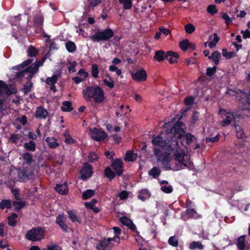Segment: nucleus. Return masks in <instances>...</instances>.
<instances>
[{"label": "nucleus", "instance_id": "1", "mask_svg": "<svg viewBox=\"0 0 250 250\" xmlns=\"http://www.w3.org/2000/svg\"><path fill=\"white\" fill-rule=\"evenodd\" d=\"M183 125L182 122H177L172 127L167 129V133L169 137L173 135L174 138L179 139L183 146L185 145V143L187 145H190L196 138L192 134L187 133L182 127Z\"/></svg>", "mask_w": 250, "mask_h": 250}, {"label": "nucleus", "instance_id": "2", "mask_svg": "<svg viewBox=\"0 0 250 250\" xmlns=\"http://www.w3.org/2000/svg\"><path fill=\"white\" fill-rule=\"evenodd\" d=\"M83 93L87 101H90L91 99H93L95 103H102L105 99L104 90L98 85L87 86L83 91Z\"/></svg>", "mask_w": 250, "mask_h": 250}, {"label": "nucleus", "instance_id": "3", "mask_svg": "<svg viewBox=\"0 0 250 250\" xmlns=\"http://www.w3.org/2000/svg\"><path fill=\"white\" fill-rule=\"evenodd\" d=\"M114 36V31L110 28L106 27L104 30H97L95 33L89 37L93 42H100L109 41Z\"/></svg>", "mask_w": 250, "mask_h": 250}, {"label": "nucleus", "instance_id": "4", "mask_svg": "<svg viewBox=\"0 0 250 250\" xmlns=\"http://www.w3.org/2000/svg\"><path fill=\"white\" fill-rule=\"evenodd\" d=\"M26 238L32 241H41L44 238V229L39 227L33 228L27 232Z\"/></svg>", "mask_w": 250, "mask_h": 250}, {"label": "nucleus", "instance_id": "5", "mask_svg": "<svg viewBox=\"0 0 250 250\" xmlns=\"http://www.w3.org/2000/svg\"><path fill=\"white\" fill-rule=\"evenodd\" d=\"M93 173V167L88 163H84L80 170L81 179L83 181H86L92 175Z\"/></svg>", "mask_w": 250, "mask_h": 250}, {"label": "nucleus", "instance_id": "6", "mask_svg": "<svg viewBox=\"0 0 250 250\" xmlns=\"http://www.w3.org/2000/svg\"><path fill=\"white\" fill-rule=\"evenodd\" d=\"M185 156L184 153H180L179 152L174 154L175 160L178 163L176 164L177 167L174 168L175 171L185 169V168H188V163L184 158Z\"/></svg>", "mask_w": 250, "mask_h": 250}, {"label": "nucleus", "instance_id": "7", "mask_svg": "<svg viewBox=\"0 0 250 250\" xmlns=\"http://www.w3.org/2000/svg\"><path fill=\"white\" fill-rule=\"evenodd\" d=\"M111 164V167L116 172L117 175L118 176H122L124 171V164L123 161L119 158L113 159Z\"/></svg>", "mask_w": 250, "mask_h": 250}, {"label": "nucleus", "instance_id": "8", "mask_svg": "<svg viewBox=\"0 0 250 250\" xmlns=\"http://www.w3.org/2000/svg\"><path fill=\"white\" fill-rule=\"evenodd\" d=\"M90 136L93 140L97 141H103L107 136L105 131L96 127L91 131Z\"/></svg>", "mask_w": 250, "mask_h": 250}, {"label": "nucleus", "instance_id": "9", "mask_svg": "<svg viewBox=\"0 0 250 250\" xmlns=\"http://www.w3.org/2000/svg\"><path fill=\"white\" fill-rule=\"evenodd\" d=\"M47 59L46 55L44 56L41 60L36 61L34 63L28 66V69L31 70L30 78H33L34 75L38 72L39 67L43 64L44 62Z\"/></svg>", "mask_w": 250, "mask_h": 250}, {"label": "nucleus", "instance_id": "10", "mask_svg": "<svg viewBox=\"0 0 250 250\" xmlns=\"http://www.w3.org/2000/svg\"><path fill=\"white\" fill-rule=\"evenodd\" d=\"M172 136L171 141H168V142H167V146L165 147L167 151L172 152L174 154L175 153L179 152L178 140L177 138H174L173 135Z\"/></svg>", "mask_w": 250, "mask_h": 250}, {"label": "nucleus", "instance_id": "11", "mask_svg": "<svg viewBox=\"0 0 250 250\" xmlns=\"http://www.w3.org/2000/svg\"><path fill=\"white\" fill-rule=\"evenodd\" d=\"M32 176L31 171L27 168L23 167L18 170V177L20 182H25L30 179V176Z\"/></svg>", "mask_w": 250, "mask_h": 250}, {"label": "nucleus", "instance_id": "12", "mask_svg": "<svg viewBox=\"0 0 250 250\" xmlns=\"http://www.w3.org/2000/svg\"><path fill=\"white\" fill-rule=\"evenodd\" d=\"M132 79L138 82L145 81L147 78V74L144 69L137 70L135 73H131Z\"/></svg>", "mask_w": 250, "mask_h": 250}, {"label": "nucleus", "instance_id": "13", "mask_svg": "<svg viewBox=\"0 0 250 250\" xmlns=\"http://www.w3.org/2000/svg\"><path fill=\"white\" fill-rule=\"evenodd\" d=\"M219 114H225L227 115L225 119L222 122V126H226L230 124L232 120L235 118L233 112H227L225 109H221L219 110Z\"/></svg>", "mask_w": 250, "mask_h": 250}, {"label": "nucleus", "instance_id": "14", "mask_svg": "<svg viewBox=\"0 0 250 250\" xmlns=\"http://www.w3.org/2000/svg\"><path fill=\"white\" fill-rule=\"evenodd\" d=\"M154 154L157 158V160L159 162L167 161V160L171 158L170 154L167 152L162 153L160 152V150L157 148H154Z\"/></svg>", "mask_w": 250, "mask_h": 250}, {"label": "nucleus", "instance_id": "15", "mask_svg": "<svg viewBox=\"0 0 250 250\" xmlns=\"http://www.w3.org/2000/svg\"><path fill=\"white\" fill-rule=\"evenodd\" d=\"M151 143L153 146L160 147H165L167 146V141L160 135H153Z\"/></svg>", "mask_w": 250, "mask_h": 250}, {"label": "nucleus", "instance_id": "16", "mask_svg": "<svg viewBox=\"0 0 250 250\" xmlns=\"http://www.w3.org/2000/svg\"><path fill=\"white\" fill-rule=\"evenodd\" d=\"M65 218L63 213L59 214L56 218V223L59 226L60 228L65 232H67L68 226L65 224Z\"/></svg>", "mask_w": 250, "mask_h": 250}, {"label": "nucleus", "instance_id": "17", "mask_svg": "<svg viewBox=\"0 0 250 250\" xmlns=\"http://www.w3.org/2000/svg\"><path fill=\"white\" fill-rule=\"evenodd\" d=\"M113 246V244L109 243L106 238H104L96 245V249L98 250H111Z\"/></svg>", "mask_w": 250, "mask_h": 250}, {"label": "nucleus", "instance_id": "18", "mask_svg": "<svg viewBox=\"0 0 250 250\" xmlns=\"http://www.w3.org/2000/svg\"><path fill=\"white\" fill-rule=\"evenodd\" d=\"M239 104L243 110H250V95H245L242 98Z\"/></svg>", "mask_w": 250, "mask_h": 250}, {"label": "nucleus", "instance_id": "19", "mask_svg": "<svg viewBox=\"0 0 250 250\" xmlns=\"http://www.w3.org/2000/svg\"><path fill=\"white\" fill-rule=\"evenodd\" d=\"M179 57V54L172 51H168L166 53V59L170 63L174 64L177 62V59Z\"/></svg>", "mask_w": 250, "mask_h": 250}, {"label": "nucleus", "instance_id": "20", "mask_svg": "<svg viewBox=\"0 0 250 250\" xmlns=\"http://www.w3.org/2000/svg\"><path fill=\"white\" fill-rule=\"evenodd\" d=\"M54 189L62 195H66L68 192V188L66 182L64 183L63 184H57Z\"/></svg>", "mask_w": 250, "mask_h": 250}, {"label": "nucleus", "instance_id": "21", "mask_svg": "<svg viewBox=\"0 0 250 250\" xmlns=\"http://www.w3.org/2000/svg\"><path fill=\"white\" fill-rule=\"evenodd\" d=\"M48 114L47 110L42 106H38L35 113V116L37 118L45 119Z\"/></svg>", "mask_w": 250, "mask_h": 250}, {"label": "nucleus", "instance_id": "22", "mask_svg": "<svg viewBox=\"0 0 250 250\" xmlns=\"http://www.w3.org/2000/svg\"><path fill=\"white\" fill-rule=\"evenodd\" d=\"M31 70L30 69H28V66L26 68H25L23 70H21L17 73H16L15 76V79H21L23 77H25V75L27 74H28V76H27V79L28 80H31V79L32 78H30V76L31 75Z\"/></svg>", "mask_w": 250, "mask_h": 250}, {"label": "nucleus", "instance_id": "23", "mask_svg": "<svg viewBox=\"0 0 250 250\" xmlns=\"http://www.w3.org/2000/svg\"><path fill=\"white\" fill-rule=\"evenodd\" d=\"M246 236L242 235L239 236L236 240V245L239 250H245L246 249L245 239Z\"/></svg>", "mask_w": 250, "mask_h": 250}, {"label": "nucleus", "instance_id": "24", "mask_svg": "<svg viewBox=\"0 0 250 250\" xmlns=\"http://www.w3.org/2000/svg\"><path fill=\"white\" fill-rule=\"evenodd\" d=\"M186 214L188 218L198 219L202 218V215L199 214L194 208H188L186 209Z\"/></svg>", "mask_w": 250, "mask_h": 250}, {"label": "nucleus", "instance_id": "25", "mask_svg": "<svg viewBox=\"0 0 250 250\" xmlns=\"http://www.w3.org/2000/svg\"><path fill=\"white\" fill-rule=\"evenodd\" d=\"M150 196L151 193L149 190L146 188H145L139 191L138 198L141 201L144 202L147 198H149Z\"/></svg>", "mask_w": 250, "mask_h": 250}, {"label": "nucleus", "instance_id": "26", "mask_svg": "<svg viewBox=\"0 0 250 250\" xmlns=\"http://www.w3.org/2000/svg\"><path fill=\"white\" fill-rule=\"evenodd\" d=\"M62 72L59 71L57 74H54L51 77H47L46 79V83L48 85L55 84L57 82L58 78L61 76Z\"/></svg>", "mask_w": 250, "mask_h": 250}, {"label": "nucleus", "instance_id": "27", "mask_svg": "<svg viewBox=\"0 0 250 250\" xmlns=\"http://www.w3.org/2000/svg\"><path fill=\"white\" fill-rule=\"evenodd\" d=\"M45 141L50 148H55L59 146V143L57 141V139L53 137H47L45 139Z\"/></svg>", "mask_w": 250, "mask_h": 250}, {"label": "nucleus", "instance_id": "28", "mask_svg": "<svg viewBox=\"0 0 250 250\" xmlns=\"http://www.w3.org/2000/svg\"><path fill=\"white\" fill-rule=\"evenodd\" d=\"M166 59V53L163 50H160L155 52L154 60L159 62H162Z\"/></svg>", "mask_w": 250, "mask_h": 250}, {"label": "nucleus", "instance_id": "29", "mask_svg": "<svg viewBox=\"0 0 250 250\" xmlns=\"http://www.w3.org/2000/svg\"><path fill=\"white\" fill-rule=\"evenodd\" d=\"M104 176L109 179L110 181L114 179L117 175L116 172L112 170L111 168L109 167H106L105 168L104 170Z\"/></svg>", "mask_w": 250, "mask_h": 250}, {"label": "nucleus", "instance_id": "30", "mask_svg": "<svg viewBox=\"0 0 250 250\" xmlns=\"http://www.w3.org/2000/svg\"><path fill=\"white\" fill-rule=\"evenodd\" d=\"M221 57V54L218 51H215L211 53V55L209 57V59H212L215 65H218L219 63V58Z\"/></svg>", "mask_w": 250, "mask_h": 250}, {"label": "nucleus", "instance_id": "31", "mask_svg": "<svg viewBox=\"0 0 250 250\" xmlns=\"http://www.w3.org/2000/svg\"><path fill=\"white\" fill-rule=\"evenodd\" d=\"M67 213L69 215V218L72 222L74 223L77 222L79 224H81L82 223V218H78L76 213L73 210H67Z\"/></svg>", "mask_w": 250, "mask_h": 250}, {"label": "nucleus", "instance_id": "32", "mask_svg": "<svg viewBox=\"0 0 250 250\" xmlns=\"http://www.w3.org/2000/svg\"><path fill=\"white\" fill-rule=\"evenodd\" d=\"M23 160L28 165H30L33 162V157L31 153L26 152L22 155Z\"/></svg>", "mask_w": 250, "mask_h": 250}, {"label": "nucleus", "instance_id": "33", "mask_svg": "<svg viewBox=\"0 0 250 250\" xmlns=\"http://www.w3.org/2000/svg\"><path fill=\"white\" fill-rule=\"evenodd\" d=\"M18 215L16 213H12L10 216L7 217L8 224L11 227H15L17 221L15 220L16 218H18Z\"/></svg>", "mask_w": 250, "mask_h": 250}, {"label": "nucleus", "instance_id": "34", "mask_svg": "<svg viewBox=\"0 0 250 250\" xmlns=\"http://www.w3.org/2000/svg\"><path fill=\"white\" fill-rule=\"evenodd\" d=\"M39 50L35 46L30 45L27 49V55L29 57H36L39 53Z\"/></svg>", "mask_w": 250, "mask_h": 250}, {"label": "nucleus", "instance_id": "35", "mask_svg": "<svg viewBox=\"0 0 250 250\" xmlns=\"http://www.w3.org/2000/svg\"><path fill=\"white\" fill-rule=\"evenodd\" d=\"M36 143L31 140L29 142L25 143L23 147L27 150L34 152L36 150Z\"/></svg>", "mask_w": 250, "mask_h": 250}, {"label": "nucleus", "instance_id": "36", "mask_svg": "<svg viewBox=\"0 0 250 250\" xmlns=\"http://www.w3.org/2000/svg\"><path fill=\"white\" fill-rule=\"evenodd\" d=\"M189 249L191 250H194L196 249L202 250L204 249V246L200 241H193L189 244Z\"/></svg>", "mask_w": 250, "mask_h": 250}, {"label": "nucleus", "instance_id": "37", "mask_svg": "<svg viewBox=\"0 0 250 250\" xmlns=\"http://www.w3.org/2000/svg\"><path fill=\"white\" fill-rule=\"evenodd\" d=\"M12 204L10 200L9 199H2L0 202V208L4 209L5 208L9 209L11 208Z\"/></svg>", "mask_w": 250, "mask_h": 250}, {"label": "nucleus", "instance_id": "38", "mask_svg": "<svg viewBox=\"0 0 250 250\" xmlns=\"http://www.w3.org/2000/svg\"><path fill=\"white\" fill-rule=\"evenodd\" d=\"M63 106L61 107L62 111L64 112H70L73 110L72 103L70 101H64L62 103Z\"/></svg>", "mask_w": 250, "mask_h": 250}, {"label": "nucleus", "instance_id": "39", "mask_svg": "<svg viewBox=\"0 0 250 250\" xmlns=\"http://www.w3.org/2000/svg\"><path fill=\"white\" fill-rule=\"evenodd\" d=\"M119 3L123 4L124 9H130L132 6L131 0H119Z\"/></svg>", "mask_w": 250, "mask_h": 250}, {"label": "nucleus", "instance_id": "40", "mask_svg": "<svg viewBox=\"0 0 250 250\" xmlns=\"http://www.w3.org/2000/svg\"><path fill=\"white\" fill-rule=\"evenodd\" d=\"M65 47L67 50L70 52L72 53L76 49V46L75 43L72 41H68L65 43Z\"/></svg>", "mask_w": 250, "mask_h": 250}, {"label": "nucleus", "instance_id": "41", "mask_svg": "<svg viewBox=\"0 0 250 250\" xmlns=\"http://www.w3.org/2000/svg\"><path fill=\"white\" fill-rule=\"evenodd\" d=\"M99 158V154L93 151L89 152L88 156V161L89 163H93L95 161H97Z\"/></svg>", "mask_w": 250, "mask_h": 250}, {"label": "nucleus", "instance_id": "42", "mask_svg": "<svg viewBox=\"0 0 250 250\" xmlns=\"http://www.w3.org/2000/svg\"><path fill=\"white\" fill-rule=\"evenodd\" d=\"M13 205L15 207V210L17 211L25 206V203L23 201H15L13 202Z\"/></svg>", "mask_w": 250, "mask_h": 250}, {"label": "nucleus", "instance_id": "43", "mask_svg": "<svg viewBox=\"0 0 250 250\" xmlns=\"http://www.w3.org/2000/svg\"><path fill=\"white\" fill-rule=\"evenodd\" d=\"M148 174L154 178H156L160 175L161 170L157 167H153L149 171Z\"/></svg>", "mask_w": 250, "mask_h": 250}, {"label": "nucleus", "instance_id": "44", "mask_svg": "<svg viewBox=\"0 0 250 250\" xmlns=\"http://www.w3.org/2000/svg\"><path fill=\"white\" fill-rule=\"evenodd\" d=\"M94 195V191L92 189H87L84 191L82 195V198L83 200H87L92 197Z\"/></svg>", "mask_w": 250, "mask_h": 250}, {"label": "nucleus", "instance_id": "45", "mask_svg": "<svg viewBox=\"0 0 250 250\" xmlns=\"http://www.w3.org/2000/svg\"><path fill=\"white\" fill-rule=\"evenodd\" d=\"M189 42L188 39H185L179 42V47L182 50L185 51L189 48Z\"/></svg>", "mask_w": 250, "mask_h": 250}, {"label": "nucleus", "instance_id": "46", "mask_svg": "<svg viewBox=\"0 0 250 250\" xmlns=\"http://www.w3.org/2000/svg\"><path fill=\"white\" fill-rule=\"evenodd\" d=\"M134 154L132 151H128L126 152L125 156V160L128 162H133L136 158L134 156Z\"/></svg>", "mask_w": 250, "mask_h": 250}, {"label": "nucleus", "instance_id": "47", "mask_svg": "<svg viewBox=\"0 0 250 250\" xmlns=\"http://www.w3.org/2000/svg\"><path fill=\"white\" fill-rule=\"evenodd\" d=\"M168 243L174 247H177L179 245L178 239L175 236L170 237L168 240Z\"/></svg>", "mask_w": 250, "mask_h": 250}, {"label": "nucleus", "instance_id": "48", "mask_svg": "<svg viewBox=\"0 0 250 250\" xmlns=\"http://www.w3.org/2000/svg\"><path fill=\"white\" fill-rule=\"evenodd\" d=\"M222 55L227 59H230L236 55V53L234 52H228L227 49L224 48L222 49Z\"/></svg>", "mask_w": 250, "mask_h": 250}, {"label": "nucleus", "instance_id": "49", "mask_svg": "<svg viewBox=\"0 0 250 250\" xmlns=\"http://www.w3.org/2000/svg\"><path fill=\"white\" fill-rule=\"evenodd\" d=\"M33 87V83L30 82V80H28V83L26 84H24L22 89V91L24 94H27L28 92L31 90Z\"/></svg>", "mask_w": 250, "mask_h": 250}, {"label": "nucleus", "instance_id": "50", "mask_svg": "<svg viewBox=\"0 0 250 250\" xmlns=\"http://www.w3.org/2000/svg\"><path fill=\"white\" fill-rule=\"evenodd\" d=\"M213 36V41L210 42L208 43V46L210 48H213L219 40V38L216 33H214Z\"/></svg>", "mask_w": 250, "mask_h": 250}, {"label": "nucleus", "instance_id": "51", "mask_svg": "<svg viewBox=\"0 0 250 250\" xmlns=\"http://www.w3.org/2000/svg\"><path fill=\"white\" fill-rule=\"evenodd\" d=\"M171 158L168 159L167 161H164L161 162L162 165L163 166L164 168H165L167 170H174V168H172L170 167V161H171Z\"/></svg>", "mask_w": 250, "mask_h": 250}, {"label": "nucleus", "instance_id": "52", "mask_svg": "<svg viewBox=\"0 0 250 250\" xmlns=\"http://www.w3.org/2000/svg\"><path fill=\"white\" fill-rule=\"evenodd\" d=\"M185 30L187 33L192 34L195 30V26L191 23H188L185 26Z\"/></svg>", "mask_w": 250, "mask_h": 250}, {"label": "nucleus", "instance_id": "53", "mask_svg": "<svg viewBox=\"0 0 250 250\" xmlns=\"http://www.w3.org/2000/svg\"><path fill=\"white\" fill-rule=\"evenodd\" d=\"M34 21L36 25L41 26L43 24V18L42 15H37L35 16Z\"/></svg>", "mask_w": 250, "mask_h": 250}, {"label": "nucleus", "instance_id": "54", "mask_svg": "<svg viewBox=\"0 0 250 250\" xmlns=\"http://www.w3.org/2000/svg\"><path fill=\"white\" fill-rule=\"evenodd\" d=\"M11 192L13 194V196H14L15 199L16 200H20L21 197H20V189L18 188H11Z\"/></svg>", "mask_w": 250, "mask_h": 250}, {"label": "nucleus", "instance_id": "55", "mask_svg": "<svg viewBox=\"0 0 250 250\" xmlns=\"http://www.w3.org/2000/svg\"><path fill=\"white\" fill-rule=\"evenodd\" d=\"M216 66H214L212 67H208L206 70V75L208 77H211L215 74L216 72Z\"/></svg>", "mask_w": 250, "mask_h": 250}, {"label": "nucleus", "instance_id": "56", "mask_svg": "<svg viewBox=\"0 0 250 250\" xmlns=\"http://www.w3.org/2000/svg\"><path fill=\"white\" fill-rule=\"evenodd\" d=\"M207 11L208 13L213 15L217 13L218 10L215 5L210 4L208 6Z\"/></svg>", "mask_w": 250, "mask_h": 250}, {"label": "nucleus", "instance_id": "57", "mask_svg": "<svg viewBox=\"0 0 250 250\" xmlns=\"http://www.w3.org/2000/svg\"><path fill=\"white\" fill-rule=\"evenodd\" d=\"M106 76L107 77L109 78V80L111 81V82L108 81L106 79H104L103 80L104 83L105 84V85L108 86V87L110 88H112L114 86V82L112 80V79L109 77V74H106Z\"/></svg>", "mask_w": 250, "mask_h": 250}, {"label": "nucleus", "instance_id": "58", "mask_svg": "<svg viewBox=\"0 0 250 250\" xmlns=\"http://www.w3.org/2000/svg\"><path fill=\"white\" fill-rule=\"evenodd\" d=\"M120 222L125 226L128 227L132 221L126 216L122 217L120 219Z\"/></svg>", "mask_w": 250, "mask_h": 250}, {"label": "nucleus", "instance_id": "59", "mask_svg": "<svg viewBox=\"0 0 250 250\" xmlns=\"http://www.w3.org/2000/svg\"><path fill=\"white\" fill-rule=\"evenodd\" d=\"M89 2L87 5L89 9L93 8L102 3L100 0H89Z\"/></svg>", "mask_w": 250, "mask_h": 250}, {"label": "nucleus", "instance_id": "60", "mask_svg": "<svg viewBox=\"0 0 250 250\" xmlns=\"http://www.w3.org/2000/svg\"><path fill=\"white\" fill-rule=\"evenodd\" d=\"M91 73L92 76L94 78H97L98 77L99 70H98V66L97 64H94L92 66L91 69Z\"/></svg>", "mask_w": 250, "mask_h": 250}, {"label": "nucleus", "instance_id": "61", "mask_svg": "<svg viewBox=\"0 0 250 250\" xmlns=\"http://www.w3.org/2000/svg\"><path fill=\"white\" fill-rule=\"evenodd\" d=\"M240 130H238L237 127H236V136L238 139H243L245 137L244 130L240 126H238Z\"/></svg>", "mask_w": 250, "mask_h": 250}, {"label": "nucleus", "instance_id": "62", "mask_svg": "<svg viewBox=\"0 0 250 250\" xmlns=\"http://www.w3.org/2000/svg\"><path fill=\"white\" fill-rule=\"evenodd\" d=\"M62 248L57 244L47 245L46 248L43 249L42 250H61Z\"/></svg>", "mask_w": 250, "mask_h": 250}, {"label": "nucleus", "instance_id": "63", "mask_svg": "<svg viewBox=\"0 0 250 250\" xmlns=\"http://www.w3.org/2000/svg\"><path fill=\"white\" fill-rule=\"evenodd\" d=\"M162 191L166 193H170L173 191V188L171 186H162L161 188Z\"/></svg>", "mask_w": 250, "mask_h": 250}, {"label": "nucleus", "instance_id": "64", "mask_svg": "<svg viewBox=\"0 0 250 250\" xmlns=\"http://www.w3.org/2000/svg\"><path fill=\"white\" fill-rule=\"evenodd\" d=\"M222 18L225 20V23L229 25L231 22V19L228 15L226 13H222Z\"/></svg>", "mask_w": 250, "mask_h": 250}]
</instances>
